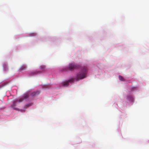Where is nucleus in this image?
<instances>
[{
    "instance_id": "20e7f679",
    "label": "nucleus",
    "mask_w": 149,
    "mask_h": 149,
    "mask_svg": "<svg viewBox=\"0 0 149 149\" xmlns=\"http://www.w3.org/2000/svg\"><path fill=\"white\" fill-rule=\"evenodd\" d=\"M40 93V92L38 91H37L36 92L34 91L31 93H30V95L32 97H34L39 95Z\"/></svg>"
},
{
    "instance_id": "9b49d317",
    "label": "nucleus",
    "mask_w": 149,
    "mask_h": 149,
    "mask_svg": "<svg viewBox=\"0 0 149 149\" xmlns=\"http://www.w3.org/2000/svg\"><path fill=\"white\" fill-rule=\"evenodd\" d=\"M24 98H23V97L21 98L18 100V102H19L20 103L21 102H22L23 100H24Z\"/></svg>"
},
{
    "instance_id": "f8f14e48",
    "label": "nucleus",
    "mask_w": 149,
    "mask_h": 149,
    "mask_svg": "<svg viewBox=\"0 0 149 149\" xmlns=\"http://www.w3.org/2000/svg\"><path fill=\"white\" fill-rule=\"evenodd\" d=\"M12 107H13V108H14V107H13V106H12Z\"/></svg>"
},
{
    "instance_id": "9d476101",
    "label": "nucleus",
    "mask_w": 149,
    "mask_h": 149,
    "mask_svg": "<svg viewBox=\"0 0 149 149\" xmlns=\"http://www.w3.org/2000/svg\"><path fill=\"white\" fill-rule=\"evenodd\" d=\"M18 102L17 100H16L15 101H14L13 102V105L11 106H16V105L17 103Z\"/></svg>"
},
{
    "instance_id": "f257e3e1",
    "label": "nucleus",
    "mask_w": 149,
    "mask_h": 149,
    "mask_svg": "<svg viewBox=\"0 0 149 149\" xmlns=\"http://www.w3.org/2000/svg\"><path fill=\"white\" fill-rule=\"evenodd\" d=\"M82 70L78 73L76 76V78L77 79H82L85 77L87 74V68L86 66L81 67Z\"/></svg>"
},
{
    "instance_id": "7ed1b4c3",
    "label": "nucleus",
    "mask_w": 149,
    "mask_h": 149,
    "mask_svg": "<svg viewBox=\"0 0 149 149\" xmlns=\"http://www.w3.org/2000/svg\"><path fill=\"white\" fill-rule=\"evenodd\" d=\"M73 79H70L68 81L63 82L62 83V85L64 86H68L70 82H72L73 81Z\"/></svg>"
},
{
    "instance_id": "ddd939ff",
    "label": "nucleus",
    "mask_w": 149,
    "mask_h": 149,
    "mask_svg": "<svg viewBox=\"0 0 149 149\" xmlns=\"http://www.w3.org/2000/svg\"><path fill=\"white\" fill-rule=\"evenodd\" d=\"M12 107H13V108H14V107H13V106H12Z\"/></svg>"
},
{
    "instance_id": "0eeeda50",
    "label": "nucleus",
    "mask_w": 149,
    "mask_h": 149,
    "mask_svg": "<svg viewBox=\"0 0 149 149\" xmlns=\"http://www.w3.org/2000/svg\"><path fill=\"white\" fill-rule=\"evenodd\" d=\"M46 67L45 65H42L40 66V68L42 71H44Z\"/></svg>"
},
{
    "instance_id": "423d86ee",
    "label": "nucleus",
    "mask_w": 149,
    "mask_h": 149,
    "mask_svg": "<svg viewBox=\"0 0 149 149\" xmlns=\"http://www.w3.org/2000/svg\"><path fill=\"white\" fill-rule=\"evenodd\" d=\"M41 72L40 71H34L31 72V74L33 75L37 74L38 73H41Z\"/></svg>"
},
{
    "instance_id": "f03ea898",
    "label": "nucleus",
    "mask_w": 149,
    "mask_h": 149,
    "mask_svg": "<svg viewBox=\"0 0 149 149\" xmlns=\"http://www.w3.org/2000/svg\"><path fill=\"white\" fill-rule=\"evenodd\" d=\"M80 67V65L76 64L74 63H72L69 64L68 67L66 68L65 70L67 71L68 70H69L72 71L73 70L78 69Z\"/></svg>"
},
{
    "instance_id": "1a4fd4ad",
    "label": "nucleus",
    "mask_w": 149,
    "mask_h": 149,
    "mask_svg": "<svg viewBox=\"0 0 149 149\" xmlns=\"http://www.w3.org/2000/svg\"><path fill=\"white\" fill-rule=\"evenodd\" d=\"M118 78L121 81H123L124 80V78L122 76L120 75H119L118 76Z\"/></svg>"
},
{
    "instance_id": "39448f33",
    "label": "nucleus",
    "mask_w": 149,
    "mask_h": 149,
    "mask_svg": "<svg viewBox=\"0 0 149 149\" xmlns=\"http://www.w3.org/2000/svg\"><path fill=\"white\" fill-rule=\"evenodd\" d=\"M29 95H30L29 92L26 93L24 94L22 97L24 99H26L29 97Z\"/></svg>"
},
{
    "instance_id": "6e6552de",
    "label": "nucleus",
    "mask_w": 149,
    "mask_h": 149,
    "mask_svg": "<svg viewBox=\"0 0 149 149\" xmlns=\"http://www.w3.org/2000/svg\"><path fill=\"white\" fill-rule=\"evenodd\" d=\"M26 68V67L25 65H22L20 69L21 70H25Z\"/></svg>"
}]
</instances>
